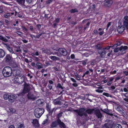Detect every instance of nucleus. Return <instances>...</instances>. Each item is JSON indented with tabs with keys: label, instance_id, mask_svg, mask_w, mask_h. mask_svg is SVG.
I'll return each instance as SVG.
<instances>
[{
	"label": "nucleus",
	"instance_id": "1",
	"mask_svg": "<svg viewBox=\"0 0 128 128\" xmlns=\"http://www.w3.org/2000/svg\"><path fill=\"white\" fill-rule=\"evenodd\" d=\"M2 73L3 76L6 77H8L11 76L12 73V69L8 66L5 67L2 70Z\"/></svg>",
	"mask_w": 128,
	"mask_h": 128
},
{
	"label": "nucleus",
	"instance_id": "2",
	"mask_svg": "<svg viewBox=\"0 0 128 128\" xmlns=\"http://www.w3.org/2000/svg\"><path fill=\"white\" fill-rule=\"evenodd\" d=\"M74 112L77 113L78 115L82 116L84 115L85 116H87L88 113V109H87L85 111V109L84 108H82L79 109L75 110Z\"/></svg>",
	"mask_w": 128,
	"mask_h": 128
},
{
	"label": "nucleus",
	"instance_id": "3",
	"mask_svg": "<svg viewBox=\"0 0 128 128\" xmlns=\"http://www.w3.org/2000/svg\"><path fill=\"white\" fill-rule=\"evenodd\" d=\"M44 112L43 108H36L34 110V114L36 118H40Z\"/></svg>",
	"mask_w": 128,
	"mask_h": 128
},
{
	"label": "nucleus",
	"instance_id": "4",
	"mask_svg": "<svg viewBox=\"0 0 128 128\" xmlns=\"http://www.w3.org/2000/svg\"><path fill=\"white\" fill-rule=\"evenodd\" d=\"M17 13V12L15 10H14L12 12H7L4 14V16L6 18H9L10 17L12 18L16 16Z\"/></svg>",
	"mask_w": 128,
	"mask_h": 128
},
{
	"label": "nucleus",
	"instance_id": "5",
	"mask_svg": "<svg viewBox=\"0 0 128 128\" xmlns=\"http://www.w3.org/2000/svg\"><path fill=\"white\" fill-rule=\"evenodd\" d=\"M58 51L60 53V54H59L58 52H55V53L57 54V56L60 57H61L62 55L64 56H66L68 54L67 51L66 49L64 48H60L58 50Z\"/></svg>",
	"mask_w": 128,
	"mask_h": 128
},
{
	"label": "nucleus",
	"instance_id": "6",
	"mask_svg": "<svg viewBox=\"0 0 128 128\" xmlns=\"http://www.w3.org/2000/svg\"><path fill=\"white\" fill-rule=\"evenodd\" d=\"M30 87L29 85L28 84L25 82L24 84V88L22 94V95L29 92L30 89Z\"/></svg>",
	"mask_w": 128,
	"mask_h": 128
},
{
	"label": "nucleus",
	"instance_id": "7",
	"mask_svg": "<svg viewBox=\"0 0 128 128\" xmlns=\"http://www.w3.org/2000/svg\"><path fill=\"white\" fill-rule=\"evenodd\" d=\"M116 109L117 111L119 112L122 116H123L125 118H127V116L125 113L124 111L119 106H118Z\"/></svg>",
	"mask_w": 128,
	"mask_h": 128
},
{
	"label": "nucleus",
	"instance_id": "8",
	"mask_svg": "<svg viewBox=\"0 0 128 128\" xmlns=\"http://www.w3.org/2000/svg\"><path fill=\"white\" fill-rule=\"evenodd\" d=\"M106 48H103L102 49L98 51V53L102 58H104L105 57L106 53Z\"/></svg>",
	"mask_w": 128,
	"mask_h": 128
},
{
	"label": "nucleus",
	"instance_id": "9",
	"mask_svg": "<svg viewBox=\"0 0 128 128\" xmlns=\"http://www.w3.org/2000/svg\"><path fill=\"white\" fill-rule=\"evenodd\" d=\"M51 105L48 104H46V108L48 112L49 113L52 114L53 111H56L58 109V108H54L52 110H51Z\"/></svg>",
	"mask_w": 128,
	"mask_h": 128
},
{
	"label": "nucleus",
	"instance_id": "10",
	"mask_svg": "<svg viewBox=\"0 0 128 128\" xmlns=\"http://www.w3.org/2000/svg\"><path fill=\"white\" fill-rule=\"evenodd\" d=\"M124 26L128 30V16H126L124 17Z\"/></svg>",
	"mask_w": 128,
	"mask_h": 128
},
{
	"label": "nucleus",
	"instance_id": "11",
	"mask_svg": "<svg viewBox=\"0 0 128 128\" xmlns=\"http://www.w3.org/2000/svg\"><path fill=\"white\" fill-rule=\"evenodd\" d=\"M36 92L34 94L30 92L28 94L27 96L28 98L30 100H34L36 98V96L35 95Z\"/></svg>",
	"mask_w": 128,
	"mask_h": 128
},
{
	"label": "nucleus",
	"instance_id": "12",
	"mask_svg": "<svg viewBox=\"0 0 128 128\" xmlns=\"http://www.w3.org/2000/svg\"><path fill=\"white\" fill-rule=\"evenodd\" d=\"M13 75L14 76H18L21 77L22 74H20V71L19 70L17 69L15 70L13 73Z\"/></svg>",
	"mask_w": 128,
	"mask_h": 128
},
{
	"label": "nucleus",
	"instance_id": "13",
	"mask_svg": "<svg viewBox=\"0 0 128 128\" xmlns=\"http://www.w3.org/2000/svg\"><path fill=\"white\" fill-rule=\"evenodd\" d=\"M17 98V96L15 94H11L10 95V98L9 99V101L11 102H14V100Z\"/></svg>",
	"mask_w": 128,
	"mask_h": 128
},
{
	"label": "nucleus",
	"instance_id": "14",
	"mask_svg": "<svg viewBox=\"0 0 128 128\" xmlns=\"http://www.w3.org/2000/svg\"><path fill=\"white\" fill-rule=\"evenodd\" d=\"M60 119H58L56 121L53 122L51 125L52 128H54L56 127L59 124Z\"/></svg>",
	"mask_w": 128,
	"mask_h": 128
},
{
	"label": "nucleus",
	"instance_id": "15",
	"mask_svg": "<svg viewBox=\"0 0 128 128\" xmlns=\"http://www.w3.org/2000/svg\"><path fill=\"white\" fill-rule=\"evenodd\" d=\"M60 100V97H58V98L53 100V103L55 105H60L61 104V102Z\"/></svg>",
	"mask_w": 128,
	"mask_h": 128
},
{
	"label": "nucleus",
	"instance_id": "16",
	"mask_svg": "<svg viewBox=\"0 0 128 128\" xmlns=\"http://www.w3.org/2000/svg\"><path fill=\"white\" fill-rule=\"evenodd\" d=\"M95 114L98 118H101L102 116V114L99 110H96L95 111Z\"/></svg>",
	"mask_w": 128,
	"mask_h": 128
},
{
	"label": "nucleus",
	"instance_id": "17",
	"mask_svg": "<svg viewBox=\"0 0 128 128\" xmlns=\"http://www.w3.org/2000/svg\"><path fill=\"white\" fill-rule=\"evenodd\" d=\"M125 29V27L124 26L122 25L120 26H118L117 29V31L119 33H122Z\"/></svg>",
	"mask_w": 128,
	"mask_h": 128
},
{
	"label": "nucleus",
	"instance_id": "18",
	"mask_svg": "<svg viewBox=\"0 0 128 128\" xmlns=\"http://www.w3.org/2000/svg\"><path fill=\"white\" fill-rule=\"evenodd\" d=\"M104 110H102V111L104 113H105L110 116H112L113 115V114L111 113L112 112L111 110H108L107 108H106L104 109Z\"/></svg>",
	"mask_w": 128,
	"mask_h": 128
},
{
	"label": "nucleus",
	"instance_id": "19",
	"mask_svg": "<svg viewBox=\"0 0 128 128\" xmlns=\"http://www.w3.org/2000/svg\"><path fill=\"white\" fill-rule=\"evenodd\" d=\"M4 45L5 47L11 53L14 54V51L13 50L12 48L10 47L8 45L6 44H5Z\"/></svg>",
	"mask_w": 128,
	"mask_h": 128
},
{
	"label": "nucleus",
	"instance_id": "20",
	"mask_svg": "<svg viewBox=\"0 0 128 128\" xmlns=\"http://www.w3.org/2000/svg\"><path fill=\"white\" fill-rule=\"evenodd\" d=\"M34 126L35 127H37L38 126V121L37 119H34L33 120L32 122Z\"/></svg>",
	"mask_w": 128,
	"mask_h": 128
},
{
	"label": "nucleus",
	"instance_id": "21",
	"mask_svg": "<svg viewBox=\"0 0 128 128\" xmlns=\"http://www.w3.org/2000/svg\"><path fill=\"white\" fill-rule=\"evenodd\" d=\"M48 120L49 118L47 116V118L43 122L42 124L44 126H46L49 123Z\"/></svg>",
	"mask_w": 128,
	"mask_h": 128
},
{
	"label": "nucleus",
	"instance_id": "22",
	"mask_svg": "<svg viewBox=\"0 0 128 128\" xmlns=\"http://www.w3.org/2000/svg\"><path fill=\"white\" fill-rule=\"evenodd\" d=\"M49 58L53 60L56 61L60 60V58H59L55 56H49Z\"/></svg>",
	"mask_w": 128,
	"mask_h": 128
},
{
	"label": "nucleus",
	"instance_id": "23",
	"mask_svg": "<svg viewBox=\"0 0 128 128\" xmlns=\"http://www.w3.org/2000/svg\"><path fill=\"white\" fill-rule=\"evenodd\" d=\"M60 126L62 128H66V126L65 124L62 122H61V120H60L59 122V124Z\"/></svg>",
	"mask_w": 128,
	"mask_h": 128
},
{
	"label": "nucleus",
	"instance_id": "24",
	"mask_svg": "<svg viewBox=\"0 0 128 128\" xmlns=\"http://www.w3.org/2000/svg\"><path fill=\"white\" fill-rule=\"evenodd\" d=\"M128 48V47L126 46H122L120 48V50L124 51L125 50L127 49Z\"/></svg>",
	"mask_w": 128,
	"mask_h": 128
},
{
	"label": "nucleus",
	"instance_id": "25",
	"mask_svg": "<svg viewBox=\"0 0 128 128\" xmlns=\"http://www.w3.org/2000/svg\"><path fill=\"white\" fill-rule=\"evenodd\" d=\"M4 51L2 49H0V58H2L5 56Z\"/></svg>",
	"mask_w": 128,
	"mask_h": 128
},
{
	"label": "nucleus",
	"instance_id": "26",
	"mask_svg": "<svg viewBox=\"0 0 128 128\" xmlns=\"http://www.w3.org/2000/svg\"><path fill=\"white\" fill-rule=\"evenodd\" d=\"M0 40L5 42H7L8 41L7 39L4 37L2 36V35H0Z\"/></svg>",
	"mask_w": 128,
	"mask_h": 128
},
{
	"label": "nucleus",
	"instance_id": "27",
	"mask_svg": "<svg viewBox=\"0 0 128 128\" xmlns=\"http://www.w3.org/2000/svg\"><path fill=\"white\" fill-rule=\"evenodd\" d=\"M18 76H14V80L17 83H20V81L19 80Z\"/></svg>",
	"mask_w": 128,
	"mask_h": 128
},
{
	"label": "nucleus",
	"instance_id": "28",
	"mask_svg": "<svg viewBox=\"0 0 128 128\" xmlns=\"http://www.w3.org/2000/svg\"><path fill=\"white\" fill-rule=\"evenodd\" d=\"M24 124H17L16 128H24Z\"/></svg>",
	"mask_w": 128,
	"mask_h": 128
},
{
	"label": "nucleus",
	"instance_id": "29",
	"mask_svg": "<svg viewBox=\"0 0 128 128\" xmlns=\"http://www.w3.org/2000/svg\"><path fill=\"white\" fill-rule=\"evenodd\" d=\"M6 62H8L10 60V55H7L6 57Z\"/></svg>",
	"mask_w": 128,
	"mask_h": 128
},
{
	"label": "nucleus",
	"instance_id": "30",
	"mask_svg": "<svg viewBox=\"0 0 128 128\" xmlns=\"http://www.w3.org/2000/svg\"><path fill=\"white\" fill-rule=\"evenodd\" d=\"M36 65L38 66V69L42 68H43V66L40 64L39 62H37L36 64Z\"/></svg>",
	"mask_w": 128,
	"mask_h": 128
},
{
	"label": "nucleus",
	"instance_id": "31",
	"mask_svg": "<svg viewBox=\"0 0 128 128\" xmlns=\"http://www.w3.org/2000/svg\"><path fill=\"white\" fill-rule=\"evenodd\" d=\"M3 97L5 100H7L9 98L10 95L7 94H5L4 95Z\"/></svg>",
	"mask_w": 128,
	"mask_h": 128
},
{
	"label": "nucleus",
	"instance_id": "32",
	"mask_svg": "<svg viewBox=\"0 0 128 128\" xmlns=\"http://www.w3.org/2000/svg\"><path fill=\"white\" fill-rule=\"evenodd\" d=\"M97 50H101L102 49V47L100 46L99 44H97L95 46Z\"/></svg>",
	"mask_w": 128,
	"mask_h": 128
},
{
	"label": "nucleus",
	"instance_id": "33",
	"mask_svg": "<svg viewBox=\"0 0 128 128\" xmlns=\"http://www.w3.org/2000/svg\"><path fill=\"white\" fill-rule=\"evenodd\" d=\"M19 77L20 78V79H19V80L20 81V83L23 82L24 80V78L23 76L22 75L21 77Z\"/></svg>",
	"mask_w": 128,
	"mask_h": 128
},
{
	"label": "nucleus",
	"instance_id": "34",
	"mask_svg": "<svg viewBox=\"0 0 128 128\" xmlns=\"http://www.w3.org/2000/svg\"><path fill=\"white\" fill-rule=\"evenodd\" d=\"M102 94L103 95L105 96H106L107 97H111V95L109 94L108 93H106L105 92H104Z\"/></svg>",
	"mask_w": 128,
	"mask_h": 128
},
{
	"label": "nucleus",
	"instance_id": "35",
	"mask_svg": "<svg viewBox=\"0 0 128 128\" xmlns=\"http://www.w3.org/2000/svg\"><path fill=\"white\" fill-rule=\"evenodd\" d=\"M111 1L110 0L107 1L106 2H105V4L107 6L108 5H110L112 4V2L111 3Z\"/></svg>",
	"mask_w": 128,
	"mask_h": 128
},
{
	"label": "nucleus",
	"instance_id": "36",
	"mask_svg": "<svg viewBox=\"0 0 128 128\" xmlns=\"http://www.w3.org/2000/svg\"><path fill=\"white\" fill-rule=\"evenodd\" d=\"M114 128H122V126L120 124H117L114 126Z\"/></svg>",
	"mask_w": 128,
	"mask_h": 128
},
{
	"label": "nucleus",
	"instance_id": "37",
	"mask_svg": "<svg viewBox=\"0 0 128 128\" xmlns=\"http://www.w3.org/2000/svg\"><path fill=\"white\" fill-rule=\"evenodd\" d=\"M10 112L12 113H14L16 112V110L12 108H9Z\"/></svg>",
	"mask_w": 128,
	"mask_h": 128
},
{
	"label": "nucleus",
	"instance_id": "38",
	"mask_svg": "<svg viewBox=\"0 0 128 128\" xmlns=\"http://www.w3.org/2000/svg\"><path fill=\"white\" fill-rule=\"evenodd\" d=\"M21 27L24 32H27L28 31V30L25 27L22 26H21Z\"/></svg>",
	"mask_w": 128,
	"mask_h": 128
},
{
	"label": "nucleus",
	"instance_id": "39",
	"mask_svg": "<svg viewBox=\"0 0 128 128\" xmlns=\"http://www.w3.org/2000/svg\"><path fill=\"white\" fill-rule=\"evenodd\" d=\"M62 112H60L58 114L57 117L58 119H59V118L62 116Z\"/></svg>",
	"mask_w": 128,
	"mask_h": 128
},
{
	"label": "nucleus",
	"instance_id": "40",
	"mask_svg": "<svg viewBox=\"0 0 128 128\" xmlns=\"http://www.w3.org/2000/svg\"><path fill=\"white\" fill-rule=\"evenodd\" d=\"M71 13H73L75 12H77L78 10L76 9H72L70 11Z\"/></svg>",
	"mask_w": 128,
	"mask_h": 128
},
{
	"label": "nucleus",
	"instance_id": "41",
	"mask_svg": "<svg viewBox=\"0 0 128 128\" xmlns=\"http://www.w3.org/2000/svg\"><path fill=\"white\" fill-rule=\"evenodd\" d=\"M49 51L47 50H44L43 51V52L45 53H47L48 54H52V53L50 52H49Z\"/></svg>",
	"mask_w": 128,
	"mask_h": 128
},
{
	"label": "nucleus",
	"instance_id": "42",
	"mask_svg": "<svg viewBox=\"0 0 128 128\" xmlns=\"http://www.w3.org/2000/svg\"><path fill=\"white\" fill-rule=\"evenodd\" d=\"M88 86H92L94 87V88L96 87V84L94 83H88Z\"/></svg>",
	"mask_w": 128,
	"mask_h": 128
},
{
	"label": "nucleus",
	"instance_id": "43",
	"mask_svg": "<svg viewBox=\"0 0 128 128\" xmlns=\"http://www.w3.org/2000/svg\"><path fill=\"white\" fill-rule=\"evenodd\" d=\"M75 110H74V109L73 108H72L70 107H69L68 108V109L67 110L68 111H70L72 112L73 111L74 112Z\"/></svg>",
	"mask_w": 128,
	"mask_h": 128
},
{
	"label": "nucleus",
	"instance_id": "44",
	"mask_svg": "<svg viewBox=\"0 0 128 128\" xmlns=\"http://www.w3.org/2000/svg\"><path fill=\"white\" fill-rule=\"evenodd\" d=\"M96 91L98 93H102L103 92V90L100 89H98L96 90Z\"/></svg>",
	"mask_w": 128,
	"mask_h": 128
},
{
	"label": "nucleus",
	"instance_id": "45",
	"mask_svg": "<svg viewBox=\"0 0 128 128\" xmlns=\"http://www.w3.org/2000/svg\"><path fill=\"white\" fill-rule=\"evenodd\" d=\"M17 34H18L20 37H22V32H20L18 31L17 32Z\"/></svg>",
	"mask_w": 128,
	"mask_h": 128
},
{
	"label": "nucleus",
	"instance_id": "46",
	"mask_svg": "<svg viewBox=\"0 0 128 128\" xmlns=\"http://www.w3.org/2000/svg\"><path fill=\"white\" fill-rule=\"evenodd\" d=\"M88 71H87L84 74V75L82 76V77H84L86 76V77H87L88 76Z\"/></svg>",
	"mask_w": 128,
	"mask_h": 128
},
{
	"label": "nucleus",
	"instance_id": "47",
	"mask_svg": "<svg viewBox=\"0 0 128 128\" xmlns=\"http://www.w3.org/2000/svg\"><path fill=\"white\" fill-rule=\"evenodd\" d=\"M119 50H120V48H115L114 50V52H118Z\"/></svg>",
	"mask_w": 128,
	"mask_h": 128
},
{
	"label": "nucleus",
	"instance_id": "48",
	"mask_svg": "<svg viewBox=\"0 0 128 128\" xmlns=\"http://www.w3.org/2000/svg\"><path fill=\"white\" fill-rule=\"evenodd\" d=\"M120 78V77L119 76H118L115 78V80L114 81V82H116L117 81L119 80Z\"/></svg>",
	"mask_w": 128,
	"mask_h": 128
},
{
	"label": "nucleus",
	"instance_id": "49",
	"mask_svg": "<svg viewBox=\"0 0 128 128\" xmlns=\"http://www.w3.org/2000/svg\"><path fill=\"white\" fill-rule=\"evenodd\" d=\"M91 72V75H92V74L93 73V70L92 69H89L88 70V75H90V73H89V72Z\"/></svg>",
	"mask_w": 128,
	"mask_h": 128
},
{
	"label": "nucleus",
	"instance_id": "50",
	"mask_svg": "<svg viewBox=\"0 0 128 128\" xmlns=\"http://www.w3.org/2000/svg\"><path fill=\"white\" fill-rule=\"evenodd\" d=\"M70 80L73 82L74 83H76V81L74 78H70Z\"/></svg>",
	"mask_w": 128,
	"mask_h": 128
},
{
	"label": "nucleus",
	"instance_id": "51",
	"mask_svg": "<svg viewBox=\"0 0 128 128\" xmlns=\"http://www.w3.org/2000/svg\"><path fill=\"white\" fill-rule=\"evenodd\" d=\"M123 72L126 76H127L128 75V72L126 71H124Z\"/></svg>",
	"mask_w": 128,
	"mask_h": 128
},
{
	"label": "nucleus",
	"instance_id": "52",
	"mask_svg": "<svg viewBox=\"0 0 128 128\" xmlns=\"http://www.w3.org/2000/svg\"><path fill=\"white\" fill-rule=\"evenodd\" d=\"M62 86L61 84L60 83H58L57 85V88H60Z\"/></svg>",
	"mask_w": 128,
	"mask_h": 128
},
{
	"label": "nucleus",
	"instance_id": "53",
	"mask_svg": "<svg viewBox=\"0 0 128 128\" xmlns=\"http://www.w3.org/2000/svg\"><path fill=\"white\" fill-rule=\"evenodd\" d=\"M96 88H98V89H102L103 88L102 86H98V87L96 86Z\"/></svg>",
	"mask_w": 128,
	"mask_h": 128
},
{
	"label": "nucleus",
	"instance_id": "54",
	"mask_svg": "<svg viewBox=\"0 0 128 128\" xmlns=\"http://www.w3.org/2000/svg\"><path fill=\"white\" fill-rule=\"evenodd\" d=\"M22 40L24 43H27L28 42V40H26L25 39Z\"/></svg>",
	"mask_w": 128,
	"mask_h": 128
},
{
	"label": "nucleus",
	"instance_id": "55",
	"mask_svg": "<svg viewBox=\"0 0 128 128\" xmlns=\"http://www.w3.org/2000/svg\"><path fill=\"white\" fill-rule=\"evenodd\" d=\"M76 78L78 80H80V77L79 75H78L77 76H76Z\"/></svg>",
	"mask_w": 128,
	"mask_h": 128
},
{
	"label": "nucleus",
	"instance_id": "56",
	"mask_svg": "<svg viewBox=\"0 0 128 128\" xmlns=\"http://www.w3.org/2000/svg\"><path fill=\"white\" fill-rule=\"evenodd\" d=\"M104 33V31H100L99 32V34L100 35H102Z\"/></svg>",
	"mask_w": 128,
	"mask_h": 128
},
{
	"label": "nucleus",
	"instance_id": "57",
	"mask_svg": "<svg viewBox=\"0 0 128 128\" xmlns=\"http://www.w3.org/2000/svg\"><path fill=\"white\" fill-rule=\"evenodd\" d=\"M124 90L125 92H128V89L127 88H124Z\"/></svg>",
	"mask_w": 128,
	"mask_h": 128
},
{
	"label": "nucleus",
	"instance_id": "58",
	"mask_svg": "<svg viewBox=\"0 0 128 128\" xmlns=\"http://www.w3.org/2000/svg\"><path fill=\"white\" fill-rule=\"evenodd\" d=\"M51 0H48L46 1V3L48 4H49L52 2Z\"/></svg>",
	"mask_w": 128,
	"mask_h": 128
},
{
	"label": "nucleus",
	"instance_id": "59",
	"mask_svg": "<svg viewBox=\"0 0 128 128\" xmlns=\"http://www.w3.org/2000/svg\"><path fill=\"white\" fill-rule=\"evenodd\" d=\"M70 58L72 59L74 58H75V56L74 54H72L70 56Z\"/></svg>",
	"mask_w": 128,
	"mask_h": 128
},
{
	"label": "nucleus",
	"instance_id": "60",
	"mask_svg": "<svg viewBox=\"0 0 128 128\" xmlns=\"http://www.w3.org/2000/svg\"><path fill=\"white\" fill-rule=\"evenodd\" d=\"M72 85L75 87H76L78 86V84L76 83L73 84H72Z\"/></svg>",
	"mask_w": 128,
	"mask_h": 128
},
{
	"label": "nucleus",
	"instance_id": "61",
	"mask_svg": "<svg viewBox=\"0 0 128 128\" xmlns=\"http://www.w3.org/2000/svg\"><path fill=\"white\" fill-rule=\"evenodd\" d=\"M104 126L106 128H109L108 126V124L107 123H105L104 124Z\"/></svg>",
	"mask_w": 128,
	"mask_h": 128
},
{
	"label": "nucleus",
	"instance_id": "62",
	"mask_svg": "<svg viewBox=\"0 0 128 128\" xmlns=\"http://www.w3.org/2000/svg\"><path fill=\"white\" fill-rule=\"evenodd\" d=\"M124 96L126 98H128V92L125 93L124 94Z\"/></svg>",
	"mask_w": 128,
	"mask_h": 128
},
{
	"label": "nucleus",
	"instance_id": "63",
	"mask_svg": "<svg viewBox=\"0 0 128 128\" xmlns=\"http://www.w3.org/2000/svg\"><path fill=\"white\" fill-rule=\"evenodd\" d=\"M122 123L124 125H126L127 124V122L125 121H122Z\"/></svg>",
	"mask_w": 128,
	"mask_h": 128
},
{
	"label": "nucleus",
	"instance_id": "64",
	"mask_svg": "<svg viewBox=\"0 0 128 128\" xmlns=\"http://www.w3.org/2000/svg\"><path fill=\"white\" fill-rule=\"evenodd\" d=\"M36 27L38 29H40L41 27V26L40 24H38L36 25Z\"/></svg>",
	"mask_w": 128,
	"mask_h": 128
}]
</instances>
